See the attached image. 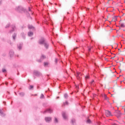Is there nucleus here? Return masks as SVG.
Masks as SVG:
<instances>
[{"label": "nucleus", "instance_id": "nucleus-1", "mask_svg": "<svg viewBox=\"0 0 125 125\" xmlns=\"http://www.w3.org/2000/svg\"><path fill=\"white\" fill-rule=\"evenodd\" d=\"M46 42V39L43 37H41L38 41V43L40 44V45H42L43 44L45 43Z\"/></svg>", "mask_w": 125, "mask_h": 125}, {"label": "nucleus", "instance_id": "nucleus-2", "mask_svg": "<svg viewBox=\"0 0 125 125\" xmlns=\"http://www.w3.org/2000/svg\"><path fill=\"white\" fill-rule=\"evenodd\" d=\"M15 9L18 12H25V9L22 6H18L16 7Z\"/></svg>", "mask_w": 125, "mask_h": 125}, {"label": "nucleus", "instance_id": "nucleus-3", "mask_svg": "<svg viewBox=\"0 0 125 125\" xmlns=\"http://www.w3.org/2000/svg\"><path fill=\"white\" fill-rule=\"evenodd\" d=\"M33 75L36 76V77H40V76H42V73L40 71L37 70H34L33 71Z\"/></svg>", "mask_w": 125, "mask_h": 125}, {"label": "nucleus", "instance_id": "nucleus-4", "mask_svg": "<svg viewBox=\"0 0 125 125\" xmlns=\"http://www.w3.org/2000/svg\"><path fill=\"white\" fill-rule=\"evenodd\" d=\"M22 47H23V43H20L17 44V49L19 51L22 50Z\"/></svg>", "mask_w": 125, "mask_h": 125}, {"label": "nucleus", "instance_id": "nucleus-5", "mask_svg": "<svg viewBox=\"0 0 125 125\" xmlns=\"http://www.w3.org/2000/svg\"><path fill=\"white\" fill-rule=\"evenodd\" d=\"M42 45L44 46L46 49H48V48H49V43H48L47 42L43 43Z\"/></svg>", "mask_w": 125, "mask_h": 125}, {"label": "nucleus", "instance_id": "nucleus-6", "mask_svg": "<svg viewBox=\"0 0 125 125\" xmlns=\"http://www.w3.org/2000/svg\"><path fill=\"white\" fill-rule=\"evenodd\" d=\"M0 116L1 117H5V113H3V109H0Z\"/></svg>", "mask_w": 125, "mask_h": 125}, {"label": "nucleus", "instance_id": "nucleus-7", "mask_svg": "<svg viewBox=\"0 0 125 125\" xmlns=\"http://www.w3.org/2000/svg\"><path fill=\"white\" fill-rule=\"evenodd\" d=\"M9 55L11 58H12V57L14 56V51L13 50H10L9 51Z\"/></svg>", "mask_w": 125, "mask_h": 125}, {"label": "nucleus", "instance_id": "nucleus-8", "mask_svg": "<svg viewBox=\"0 0 125 125\" xmlns=\"http://www.w3.org/2000/svg\"><path fill=\"white\" fill-rule=\"evenodd\" d=\"M46 123H49L50 122H51V118L48 117H45L44 119Z\"/></svg>", "mask_w": 125, "mask_h": 125}, {"label": "nucleus", "instance_id": "nucleus-9", "mask_svg": "<svg viewBox=\"0 0 125 125\" xmlns=\"http://www.w3.org/2000/svg\"><path fill=\"white\" fill-rule=\"evenodd\" d=\"M52 110H51V109L49 108L46 109V110H45L43 112V114H45V113H52Z\"/></svg>", "mask_w": 125, "mask_h": 125}, {"label": "nucleus", "instance_id": "nucleus-10", "mask_svg": "<svg viewBox=\"0 0 125 125\" xmlns=\"http://www.w3.org/2000/svg\"><path fill=\"white\" fill-rule=\"evenodd\" d=\"M105 115L106 117H110V116H112V114H111V112L109 110L105 111Z\"/></svg>", "mask_w": 125, "mask_h": 125}, {"label": "nucleus", "instance_id": "nucleus-11", "mask_svg": "<svg viewBox=\"0 0 125 125\" xmlns=\"http://www.w3.org/2000/svg\"><path fill=\"white\" fill-rule=\"evenodd\" d=\"M62 116L64 120H67V114L65 112H62Z\"/></svg>", "mask_w": 125, "mask_h": 125}, {"label": "nucleus", "instance_id": "nucleus-12", "mask_svg": "<svg viewBox=\"0 0 125 125\" xmlns=\"http://www.w3.org/2000/svg\"><path fill=\"white\" fill-rule=\"evenodd\" d=\"M27 36L28 37H33V36H34V32L32 31L28 32L27 33Z\"/></svg>", "mask_w": 125, "mask_h": 125}, {"label": "nucleus", "instance_id": "nucleus-13", "mask_svg": "<svg viewBox=\"0 0 125 125\" xmlns=\"http://www.w3.org/2000/svg\"><path fill=\"white\" fill-rule=\"evenodd\" d=\"M15 25H12V30H11L10 31V34H12V33H13V32H14V31H15Z\"/></svg>", "mask_w": 125, "mask_h": 125}, {"label": "nucleus", "instance_id": "nucleus-14", "mask_svg": "<svg viewBox=\"0 0 125 125\" xmlns=\"http://www.w3.org/2000/svg\"><path fill=\"white\" fill-rule=\"evenodd\" d=\"M81 74V73L77 72L76 74H75V76L77 77V78L78 80H80L81 79V77H80V75Z\"/></svg>", "mask_w": 125, "mask_h": 125}, {"label": "nucleus", "instance_id": "nucleus-15", "mask_svg": "<svg viewBox=\"0 0 125 125\" xmlns=\"http://www.w3.org/2000/svg\"><path fill=\"white\" fill-rule=\"evenodd\" d=\"M71 123L73 125H76V119L72 118L71 119Z\"/></svg>", "mask_w": 125, "mask_h": 125}, {"label": "nucleus", "instance_id": "nucleus-16", "mask_svg": "<svg viewBox=\"0 0 125 125\" xmlns=\"http://www.w3.org/2000/svg\"><path fill=\"white\" fill-rule=\"evenodd\" d=\"M28 29H31L32 30H35V27L34 26H33V25H32L29 24L28 25Z\"/></svg>", "mask_w": 125, "mask_h": 125}, {"label": "nucleus", "instance_id": "nucleus-17", "mask_svg": "<svg viewBox=\"0 0 125 125\" xmlns=\"http://www.w3.org/2000/svg\"><path fill=\"white\" fill-rule=\"evenodd\" d=\"M19 95L21 97H24V96H25V93L21 92L19 93Z\"/></svg>", "mask_w": 125, "mask_h": 125}, {"label": "nucleus", "instance_id": "nucleus-18", "mask_svg": "<svg viewBox=\"0 0 125 125\" xmlns=\"http://www.w3.org/2000/svg\"><path fill=\"white\" fill-rule=\"evenodd\" d=\"M17 36V34H16V33H14L13 36V39L14 40V41H15V40H16V37Z\"/></svg>", "mask_w": 125, "mask_h": 125}, {"label": "nucleus", "instance_id": "nucleus-19", "mask_svg": "<svg viewBox=\"0 0 125 125\" xmlns=\"http://www.w3.org/2000/svg\"><path fill=\"white\" fill-rule=\"evenodd\" d=\"M86 124H89L90 125V124H91V120H90V119H87L86 121Z\"/></svg>", "mask_w": 125, "mask_h": 125}, {"label": "nucleus", "instance_id": "nucleus-20", "mask_svg": "<svg viewBox=\"0 0 125 125\" xmlns=\"http://www.w3.org/2000/svg\"><path fill=\"white\" fill-rule=\"evenodd\" d=\"M94 80H92V81L89 83L90 85H91V86H93V85H94Z\"/></svg>", "mask_w": 125, "mask_h": 125}, {"label": "nucleus", "instance_id": "nucleus-21", "mask_svg": "<svg viewBox=\"0 0 125 125\" xmlns=\"http://www.w3.org/2000/svg\"><path fill=\"white\" fill-rule=\"evenodd\" d=\"M117 16H114L112 19V21H113L114 22H116V21H117Z\"/></svg>", "mask_w": 125, "mask_h": 125}, {"label": "nucleus", "instance_id": "nucleus-22", "mask_svg": "<svg viewBox=\"0 0 125 125\" xmlns=\"http://www.w3.org/2000/svg\"><path fill=\"white\" fill-rule=\"evenodd\" d=\"M21 36L23 38V39H24V40H25V39H26V35L24 34L23 32L21 33Z\"/></svg>", "mask_w": 125, "mask_h": 125}, {"label": "nucleus", "instance_id": "nucleus-23", "mask_svg": "<svg viewBox=\"0 0 125 125\" xmlns=\"http://www.w3.org/2000/svg\"><path fill=\"white\" fill-rule=\"evenodd\" d=\"M46 57L45 56L42 55L40 59L42 61V60H43V59H45Z\"/></svg>", "mask_w": 125, "mask_h": 125}, {"label": "nucleus", "instance_id": "nucleus-24", "mask_svg": "<svg viewBox=\"0 0 125 125\" xmlns=\"http://www.w3.org/2000/svg\"><path fill=\"white\" fill-rule=\"evenodd\" d=\"M10 27V23H8L5 27V29H7Z\"/></svg>", "mask_w": 125, "mask_h": 125}, {"label": "nucleus", "instance_id": "nucleus-25", "mask_svg": "<svg viewBox=\"0 0 125 125\" xmlns=\"http://www.w3.org/2000/svg\"><path fill=\"white\" fill-rule=\"evenodd\" d=\"M29 90H32V89H33V88H34V86H33L32 85H30L29 86V87H28Z\"/></svg>", "mask_w": 125, "mask_h": 125}, {"label": "nucleus", "instance_id": "nucleus-26", "mask_svg": "<svg viewBox=\"0 0 125 125\" xmlns=\"http://www.w3.org/2000/svg\"><path fill=\"white\" fill-rule=\"evenodd\" d=\"M69 97V96H68V94L65 93L64 94V98H67Z\"/></svg>", "mask_w": 125, "mask_h": 125}, {"label": "nucleus", "instance_id": "nucleus-27", "mask_svg": "<svg viewBox=\"0 0 125 125\" xmlns=\"http://www.w3.org/2000/svg\"><path fill=\"white\" fill-rule=\"evenodd\" d=\"M40 98H41V99H42L44 98V95H43V94H41Z\"/></svg>", "mask_w": 125, "mask_h": 125}, {"label": "nucleus", "instance_id": "nucleus-28", "mask_svg": "<svg viewBox=\"0 0 125 125\" xmlns=\"http://www.w3.org/2000/svg\"><path fill=\"white\" fill-rule=\"evenodd\" d=\"M120 26L122 27V28H125V24L124 23H121L120 24Z\"/></svg>", "mask_w": 125, "mask_h": 125}, {"label": "nucleus", "instance_id": "nucleus-29", "mask_svg": "<svg viewBox=\"0 0 125 125\" xmlns=\"http://www.w3.org/2000/svg\"><path fill=\"white\" fill-rule=\"evenodd\" d=\"M2 73H6V69H5L4 68H2Z\"/></svg>", "mask_w": 125, "mask_h": 125}, {"label": "nucleus", "instance_id": "nucleus-30", "mask_svg": "<svg viewBox=\"0 0 125 125\" xmlns=\"http://www.w3.org/2000/svg\"><path fill=\"white\" fill-rule=\"evenodd\" d=\"M54 123H58V119H57L56 117L55 118Z\"/></svg>", "mask_w": 125, "mask_h": 125}, {"label": "nucleus", "instance_id": "nucleus-31", "mask_svg": "<svg viewBox=\"0 0 125 125\" xmlns=\"http://www.w3.org/2000/svg\"><path fill=\"white\" fill-rule=\"evenodd\" d=\"M85 80H88V79H89V76H88V75H86V76H85Z\"/></svg>", "mask_w": 125, "mask_h": 125}, {"label": "nucleus", "instance_id": "nucleus-32", "mask_svg": "<svg viewBox=\"0 0 125 125\" xmlns=\"http://www.w3.org/2000/svg\"><path fill=\"white\" fill-rule=\"evenodd\" d=\"M68 102L66 101L65 103H63V106H65V105H68Z\"/></svg>", "mask_w": 125, "mask_h": 125}, {"label": "nucleus", "instance_id": "nucleus-33", "mask_svg": "<svg viewBox=\"0 0 125 125\" xmlns=\"http://www.w3.org/2000/svg\"><path fill=\"white\" fill-rule=\"evenodd\" d=\"M48 65V62H44V66H47Z\"/></svg>", "mask_w": 125, "mask_h": 125}, {"label": "nucleus", "instance_id": "nucleus-34", "mask_svg": "<svg viewBox=\"0 0 125 125\" xmlns=\"http://www.w3.org/2000/svg\"><path fill=\"white\" fill-rule=\"evenodd\" d=\"M42 61L41 59L37 60V62H39V63H41V62H42Z\"/></svg>", "mask_w": 125, "mask_h": 125}, {"label": "nucleus", "instance_id": "nucleus-35", "mask_svg": "<svg viewBox=\"0 0 125 125\" xmlns=\"http://www.w3.org/2000/svg\"><path fill=\"white\" fill-rule=\"evenodd\" d=\"M104 99H105V100H107V99H108V97L106 95H104Z\"/></svg>", "mask_w": 125, "mask_h": 125}, {"label": "nucleus", "instance_id": "nucleus-36", "mask_svg": "<svg viewBox=\"0 0 125 125\" xmlns=\"http://www.w3.org/2000/svg\"><path fill=\"white\" fill-rule=\"evenodd\" d=\"M75 88H76V89H79V86L76 85H75Z\"/></svg>", "mask_w": 125, "mask_h": 125}, {"label": "nucleus", "instance_id": "nucleus-37", "mask_svg": "<svg viewBox=\"0 0 125 125\" xmlns=\"http://www.w3.org/2000/svg\"><path fill=\"white\" fill-rule=\"evenodd\" d=\"M8 43H10V44L11 45H12V43L11 42V41L8 42Z\"/></svg>", "mask_w": 125, "mask_h": 125}, {"label": "nucleus", "instance_id": "nucleus-38", "mask_svg": "<svg viewBox=\"0 0 125 125\" xmlns=\"http://www.w3.org/2000/svg\"><path fill=\"white\" fill-rule=\"evenodd\" d=\"M118 114H119V115H122V113H121L120 111H119Z\"/></svg>", "mask_w": 125, "mask_h": 125}, {"label": "nucleus", "instance_id": "nucleus-39", "mask_svg": "<svg viewBox=\"0 0 125 125\" xmlns=\"http://www.w3.org/2000/svg\"><path fill=\"white\" fill-rule=\"evenodd\" d=\"M58 61L57 60V59H55V62H56V63H57Z\"/></svg>", "mask_w": 125, "mask_h": 125}, {"label": "nucleus", "instance_id": "nucleus-40", "mask_svg": "<svg viewBox=\"0 0 125 125\" xmlns=\"http://www.w3.org/2000/svg\"><path fill=\"white\" fill-rule=\"evenodd\" d=\"M76 49H78V47H76V48H74V49H73V50H76Z\"/></svg>", "mask_w": 125, "mask_h": 125}, {"label": "nucleus", "instance_id": "nucleus-41", "mask_svg": "<svg viewBox=\"0 0 125 125\" xmlns=\"http://www.w3.org/2000/svg\"><path fill=\"white\" fill-rule=\"evenodd\" d=\"M94 66H95V67H96V68H97V66H96V63H94Z\"/></svg>", "mask_w": 125, "mask_h": 125}, {"label": "nucleus", "instance_id": "nucleus-42", "mask_svg": "<svg viewBox=\"0 0 125 125\" xmlns=\"http://www.w3.org/2000/svg\"><path fill=\"white\" fill-rule=\"evenodd\" d=\"M28 10H29V11H30V12L31 11V8L30 7L28 8Z\"/></svg>", "mask_w": 125, "mask_h": 125}, {"label": "nucleus", "instance_id": "nucleus-43", "mask_svg": "<svg viewBox=\"0 0 125 125\" xmlns=\"http://www.w3.org/2000/svg\"><path fill=\"white\" fill-rule=\"evenodd\" d=\"M91 50V48H88V51H90Z\"/></svg>", "mask_w": 125, "mask_h": 125}, {"label": "nucleus", "instance_id": "nucleus-44", "mask_svg": "<svg viewBox=\"0 0 125 125\" xmlns=\"http://www.w3.org/2000/svg\"><path fill=\"white\" fill-rule=\"evenodd\" d=\"M86 11H88V10H89V9H88V8H86Z\"/></svg>", "mask_w": 125, "mask_h": 125}, {"label": "nucleus", "instance_id": "nucleus-45", "mask_svg": "<svg viewBox=\"0 0 125 125\" xmlns=\"http://www.w3.org/2000/svg\"><path fill=\"white\" fill-rule=\"evenodd\" d=\"M5 84H6V85H7V84H8V82H6V83H5Z\"/></svg>", "mask_w": 125, "mask_h": 125}, {"label": "nucleus", "instance_id": "nucleus-46", "mask_svg": "<svg viewBox=\"0 0 125 125\" xmlns=\"http://www.w3.org/2000/svg\"><path fill=\"white\" fill-rule=\"evenodd\" d=\"M89 32V29H88V31H87V33H88Z\"/></svg>", "mask_w": 125, "mask_h": 125}, {"label": "nucleus", "instance_id": "nucleus-47", "mask_svg": "<svg viewBox=\"0 0 125 125\" xmlns=\"http://www.w3.org/2000/svg\"><path fill=\"white\" fill-rule=\"evenodd\" d=\"M3 104H5L6 102H3Z\"/></svg>", "mask_w": 125, "mask_h": 125}, {"label": "nucleus", "instance_id": "nucleus-48", "mask_svg": "<svg viewBox=\"0 0 125 125\" xmlns=\"http://www.w3.org/2000/svg\"><path fill=\"white\" fill-rule=\"evenodd\" d=\"M98 125H100V122H98Z\"/></svg>", "mask_w": 125, "mask_h": 125}, {"label": "nucleus", "instance_id": "nucleus-49", "mask_svg": "<svg viewBox=\"0 0 125 125\" xmlns=\"http://www.w3.org/2000/svg\"><path fill=\"white\" fill-rule=\"evenodd\" d=\"M18 76H19V72L17 73Z\"/></svg>", "mask_w": 125, "mask_h": 125}, {"label": "nucleus", "instance_id": "nucleus-50", "mask_svg": "<svg viewBox=\"0 0 125 125\" xmlns=\"http://www.w3.org/2000/svg\"><path fill=\"white\" fill-rule=\"evenodd\" d=\"M39 125H42V124L41 123Z\"/></svg>", "mask_w": 125, "mask_h": 125}, {"label": "nucleus", "instance_id": "nucleus-51", "mask_svg": "<svg viewBox=\"0 0 125 125\" xmlns=\"http://www.w3.org/2000/svg\"><path fill=\"white\" fill-rule=\"evenodd\" d=\"M28 83H29V82H30V80H28Z\"/></svg>", "mask_w": 125, "mask_h": 125}, {"label": "nucleus", "instance_id": "nucleus-52", "mask_svg": "<svg viewBox=\"0 0 125 125\" xmlns=\"http://www.w3.org/2000/svg\"><path fill=\"white\" fill-rule=\"evenodd\" d=\"M15 93L16 95H17V93H16V92H15Z\"/></svg>", "mask_w": 125, "mask_h": 125}, {"label": "nucleus", "instance_id": "nucleus-53", "mask_svg": "<svg viewBox=\"0 0 125 125\" xmlns=\"http://www.w3.org/2000/svg\"><path fill=\"white\" fill-rule=\"evenodd\" d=\"M8 94H10L9 92H7Z\"/></svg>", "mask_w": 125, "mask_h": 125}, {"label": "nucleus", "instance_id": "nucleus-54", "mask_svg": "<svg viewBox=\"0 0 125 125\" xmlns=\"http://www.w3.org/2000/svg\"><path fill=\"white\" fill-rule=\"evenodd\" d=\"M69 39H71V37L70 36H69Z\"/></svg>", "mask_w": 125, "mask_h": 125}, {"label": "nucleus", "instance_id": "nucleus-55", "mask_svg": "<svg viewBox=\"0 0 125 125\" xmlns=\"http://www.w3.org/2000/svg\"><path fill=\"white\" fill-rule=\"evenodd\" d=\"M33 39H34V38H31V40H33Z\"/></svg>", "mask_w": 125, "mask_h": 125}, {"label": "nucleus", "instance_id": "nucleus-56", "mask_svg": "<svg viewBox=\"0 0 125 125\" xmlns=\"http://www.w3.org/2000/svg\"><path fill=\"white\" fill-rule=\"evenodd\" d=\"M57 98L58 99L59 98V97H57Z\"/></svg>", "mask_w": 125, "mask_h": 125}, {"label": "nucleus", "instance_id": "nucleus-57", "mask_svg": "<svg viewBox=\"0 0 125 125\" xmlns=\"http://www.w3.org/2000/svg\"><path fill=\"white\" fill-rule=\"evenodd\" d=\"M9 80H11V78H9Z\"/></svg>", "mask_w": 125, "mask_h": 125}, {"label": "nucleus", "instance_id": "nucleus-58", "mask_svg": "<svg viewBox=\"0 0 125 125\" xmlns=\"http://www.w3.org/2000/svg\"><path fill=\"white\" fill-rule=\"evenodd\" d=\"M47 77H49V75H47Z\"/></svg>", "mask_w": 125, "mask_h": 125}, {"label": "nucleus", "instance_id": "nucleus-59", "mask_svg": "<svg viewBox=\"0 0 125 125\" xmlns=\"http://www.w3.org/2000/svg\"><path fill=\"white\" fill-rule=\"evenodd\" d=\"M17 57H19V55H17Z\"/></svg>", "mask_w": 125, "mask_h": 125}, {"label": "nucleus", "instance_id": "nucleus-60", "mask_svg": "<svg viewBox=\"0 0 125 125\" xmlns=\"http://www.w3.org/2000/svg\"><path fill=\"white\" fill-rule=\"evenodd\" d=\"M77 92H79V90H78L77 91H76V93H77Z\"/></svg>", "mask_w": 125, "mask_h": 125}, {"label": "nucleus", "instance_id": "nucleus-61", "mask_svg": "<svg viewBox=\"0 0 125 125\" xmlns=\"http://www.w3.org/2000/svg\"><path fill=\"white\" fill-rule=\"evenodd\" d=\"M69 14V12H67V14Z\"/></svg>", "mask_w": 125, "mask_h": 125}, {"label": "nucleus", "instance_id": "nucleus-62", "mask_svg": "<svg viewBox=\"0 0 125 125\" xmlns=\"http://www.w3.org/2000/svg\"><path fill=\"white\" fill-rule=\"evenodd\" d=\"M76 42H78V41H76Z\"/></svg>", "mask_w": 125, "mask_h": 125}, {"label": "nucleus", "instance_id": "nucleus-63", "mask_svg": "<svg viewBox=\"0 0 125 125\" xmlns=\"http://www.w3.org/2000/svg\"><path fill=\"white\" fill-rule=\"evenodd\" d=\"M11 104H12V102H11Z\"/></svg>", "mask_w": 125, "mask_h": 125}, {"label": "nucleus", "instance_id": "nucleus-64", "mask_svg": "<svg viewBox=\"0 0 125 125\" xmlns=\"http://www.w3.org/2000/svg\"><path fill=\"white\" fill-rule=\"evenodd\" d=\"M31 14H33V13H32V12H31Z\"/></svg>", "mask_w": 125, "mask_h": 125}]
</instances>
